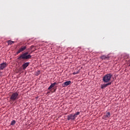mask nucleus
<instances>
[{
    "mask_svg": "<svg viewBox=\"0 0 130 130\" xmlns=\"http://www.w3.org/2000/svg\"><path fill=\"white\" fill-rule=\"evenodd\" d=\"M78 74H79V72H74L73 73V75H78Z\"/></svg>",
    "mask_w": 130,
    "mask_h": 130,
    "instance_id": "obj_16",
    "label": "nucleus"
},
{
    "mask_svg": "<svg viewBox=\"0 0 130 130\" xmlns=\"http://www.w3.org/2000/svg\"><path fill=\"white\" fill-rule=\"evenodd\" d=\"M40 74V71H38V75H39Z\"/></svg>",
    "mask_w": 130,
    "mask_h": 130,
    "instance_id": "obj_18",
    "label": "nucleus"
},
{
    "mask_svg": "<svg viewBox=\"0 0 130 130\" xmlns=\"http://www.w3.org/2000/svg\"><path fill=\"white\" fill-rule=\"evenodd\" d=\"M80 114V112H77L76 113H75V114H73L76 118V117H77V116H78V115H79Z\"/></svg>",
    "mask_w": 130,
    "mask_h": 130,
    "instance_id": "obj_14",
    "label": "nucleus"
},
{
    "mask_svg": "<svg viewBox=\"0 0 130 130\" xmlns=\"http://www.w3.org/2000/svg\"><path fill=\"white\" fill-rule=\"evenodd\" d=\"M15 124H16V121L15 120H13V121H12L11 123V125H14Z\"/></svg>",
    "mask_w": 130,
    "mask_h": 130,
    "instance_id": "obj_15",
    "label": "nucleus"
},
{
    "mask_svg": "<svg viewBox=\"0 0 130 130\" xmlns=\"http://www.w3.org/2000/svg\"><path fill=\"white\" fill-rule=\"evenodd\" d=\"M26 48H27L26 46H22L19 49V50L17 51V52H16V54H19V53H20V52H22L24 51V50H25L26 49Z\"/></svg>",
    "mask_w": 130,
    "mask_h": 130,
    "instance_id": "obj_4",
    "label": "nucleus"
},
{
    "mask_svg": "<svg viewBox=\"0 0 130 130\" xmlns=\"http://www.w3.org/2000/svg\"><path fill=\"white\" fill-rule=\"evenodd\" d=\"M72 83L71 81H68L65 82H63L62 84V87H67V86H69V85H70V84Z\"/></svg>",
    "mask_w": 130,
    "mask_h": 130,
    "instance_id": "obj_7",
    "label": "nucleus"
},
{
    "mask_svg": "<svg viewBox=\"0 0 130 130\" xmlns=\"http://www.w3.org/2000/svg\"><path fill=\"white\" fill-rule=\"evenodd\" d=\"M109 85H111V82H109L106 84H103L101 86V89H105L107 86H109Z\"/></svg>",
    "mask_w": 130,
    "mask_h": 130,
    "instance_id": "obj_11",
    "label": "nucleus"
},
{
    "mask_svg": "<svg viewBox=\"0 0 130 130\" xmlns=\"http://www.w3.org/2000/svg\"><path fill=\"white\" fill-rule=\"evenodd\" d=\"M33 47H34V46H31L30 47V49H32Z\"/></svg>",
    "mask_w": 130,
    "mask_h": 130,
    "instance_id": "obj_17",
    "label": "nucleus"
},
{
    "mask_svg": "<svg viewBox=\"0 0 130 130\" xmlns=\"http://www.w3.org/2000/svg\"><path fill=\"white\" fill-rule=\"evenodd\" d=\"M32 57L30 54H29V52H26L22 53L18 57V60H21V59H30Z\"/></svg>",
    "mask_w": 130,
    "mask_h": 130,
    "instance_id": "obj_2",
    "label": "nucleus"
},
{
    "mask_svg": "<svg viewBox=\"0 0 130 130\" xmlns=\"http://www.w3.org/2000/svg\"><path fill=\"white\" fill-rule=\"evenodd\" d=\"M111 115V114H110V112H108L106 113L105 115L103 116V119H105V120H106L107 118H109V117H110Z\"/></svg>",
    "mask_w": 130,
    "mask_h": 130,
    "instance_id": "obj_5",
    "label": "nucleus"
},
{
    "mask_svg": "<svg viewBox=\"0 0 130 130\" xmlns=\"http://www.w3.org/2000/svg\"><path fill=\"white\" fill-rule=\"evenodd\" d=\"M101 58H102V59H109V56H106V55H103V56H101Z\"/></svg>",
    "mask_w": 130,
    "mask_h": 130,
    "instance_id": "obj_12",
    "label": "nucleus"
},
{
    "mask_svg": "<svg viewBox=\"0 0 130 130\" xmlns=\"http://www.w3.org/2000/svg\"><path fill=\"white\" fill-rule=\"evenodd\" d=\"M76 117L74 114H70L68 116V120H75Z\"/></svg>",
    "mask_w": 130,
    "mask_h": 130,
    "instance_id": "obj_6",
    "label": "nucleus"
},
{
    "mask_svg": "<svg viewBox=\"0 0 130 130\" xmlns=\"http://www.w3.org/2000/svg\"><path fill=\"white\" fill-rule=\"evenodd\" d=\"M7 67V63L4 62L0 64V70H4Z\"/></svg>",
    "mask_w": 130,
    "mask_h": 130,
    "instance_id": "obj_8",
    "label": "nucleus"
},
{
    "mask_svg": "<svg viewBox=\"0 0 130 130\" xmlns=\"http://www.w3.org/2000/svg\"><path fill=\"white\" fill-rule=\"evenodd\" d=\"M55 85H58V84L56 82H54L53 83H52L49 87L48 88V90H50V89L53 88Z\"/></svg>",
    "mask_w": 130,
    "mask_h": 130,
    "instance_id": "obj_10",
    "label": "nucleus"
},
{
    "mask_svg": "<svg viewBox=\"0 0 130 130\" xmlns=\"http://www.w3.org/2000/svg\"><path fill=\"white\" fill-rule=\"evenodd\" d=\"M19 98L20 96H19V93L18 92H13L10 96L9 102L11 103V104H12L13 102L17 101V100H18V99Z\"/></svg>",
    "mask_w": 130,
    "mask_h": 130,
    "instance_id": "obj_1",
    "label": "nucleus"
},
{
    "mask_svg": "<svg viewBox=\"0 0 130 130\" xmlns=\"http://www.w3.org/2000/svg\"><path fill=\"white\" fill-rule=\"evenodd\" d=\"M112 78V74L109 73L108 74L103 77V81L104 83H108Z\"/></svg>",
    "mask_w": 130,
    "mask_h": 130,
    "instance_id": "obj_3",
    "label": "nucleus"
},
{
    "mask_svg": "<svg viewBox=\"0 0 130 130\" xmlns=\"http://www.w3.org/2000/svg\"><path fill=\"white\" fill-rule=\"evenodd\" d=\"M0 74H2V72H0Z\"/></svg>",
    "mask_w": 130,
    "mask_h": 130,
    "instance_id": "obj_19",
    "label": "nucleus"
},
{
    "mask_svg": "<svg viewBox=\"0 0 130 130\" xmlns=\"http://www.w3.org/2000/svg\"><path fill=\"white\" fill-rule=\"evenodd\" d=\"M8 45H12V44H13V43H15V42L13 41H8Z\"/></svg>",
    "mask_w": 130,
    "mask_h": 130,
    "instance_id": "obj_13",
    "label": "nucleus"
},
{
    "mask_svg": "<svg viewBox=\"0 0 130 130\" xmlns=\"http://www.w3.org/2000/svg\"><path fill=\"white\" fill-rule=\"evenodd\" d=\"M30 62H26L22 64V69L23 70H26L27 67H28L29 64Z\"/></svg>",
    "mask_w": 130,
    "mask_h": 130,
    "instance_id": "obj_9",
    "label": "nucleus"
}]
</instances>
